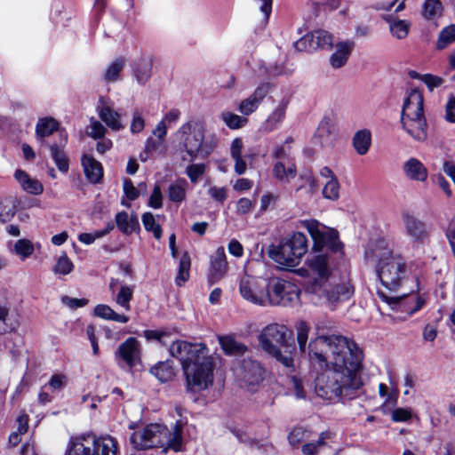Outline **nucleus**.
<instances>
[{"mask_svg": "<svg viewBox=\"0 0 455 455\" xmlns=\"http://www.w3.org/2000/svg\"><path fill=\"white\" fill-rule=\"evenodd\" d=\"M311 363L323 369L315 382L316 395L331 402L355 398L363 387V351L343 336L324 335L317 327L316 337L308 344Z\"/></svg>", "mask_w": 455, "mask_h": 455, "instance_id": "obj_1", "label": "nucleus"}, {"mask_svg": "<svg viewBox=\"0 0 455 455\" xmlns=\"http://www.w3.org/2000/svg\"><path fill=\"white\" fill-rule=\"evenodd\" d=\"M131 442L138 450L161 447L164 452L182 451V427L176 423L172 430L161 424H149L134 431Z\"/></svg>", "mask_w": 455, "mask_h": 455, "instance_id": "obj_2", "label": "nucleus"}, {"mask_svg": "<svg viewBox=\"0 0 455 455\" xmlns=\"http://www.w3.org/2000/svg\"><path fill=\"white\" fill-rule=\"evenodd\" d=\"M400 123L403 131L415 142L423 143L428 137V124L424 111L422 92L412 88L403 99Z\"/></svg>", "mask_w": 455, "mask_h": 455, "instance_id": "obj_3", "label": "nucleus"}, {"mask_svg": "<svg viewBox=\"0 0 455 455\" xmlns=\"http://www.w3.org/2000/svg\"><path fill=\"white\" fill-rule=\"evenodd\" d=\"M175 136L180 147L193 161L198 156L207 157L217 145V138L212 134L206 136V127L200 119H190L180 125Z\"/></svg>", "mask_w": 455, "mask_h": 455, "instance_id": "obj_4", "label": "nucleus"}, {"mask_svg": "<svg viewBox=\"0 0 455 455\" xmlns=\"http://www.w3.org/2000/svg\"><path fill=\"white\" fill-rule=\"evenodd\" d=\"M307 251V239L304 234L297 232L283 239L278 245H271L267 253L281 269H289L299 265Z\"/></svg>", "mask_w": 455, "mask_h": 455, "instance_id": "obj_5", "label": "nucleus"}, {"mask_svg": "<svg viewBox=\"0 0 455 455\" xmlns=\"http://www.w3.org/2000/svg\"><path fill=\"white\" fill-rule=\"evenodd\" d=\"M377 274L383 286L396 291L409 278L411 270L400 255L385 251L379 257Z\"/></svg>", "mask_w": 455, "mask_h": 455, "instance_id": "obj_6", "label": "nucleus"}, {"mask_svg": "<svg viewBox=\"0 0 455 455\" xmlns=\"http://www.w3.org/2000/svg\"><path fill=\"white\" fill-rule=\"evenodd\" d=\"M118 443L110 435H81L70 439L66 455H117Z\"/></svg>", "mask_w": 455, "mask_h": 455, "instance_id": "obj_7", "label": "nucleus"}, {"mask_svg": "<svg viewBox=\"0 0 455 455\" xmlns=\"http://www.w3.org/2000/svg\"><path fill=\"white\" fill-rule=\"evenodd\" d=\"M213 368L212 360L205 348L203 353L182 367L186 376L187 389L196 393L211 387L213 383Z\"/></svg>", "mask_w": 455, "mask_h": 455, "instance_id": "obj_8", "label": "nucleus"}, {"mask_svg": "<svg viewBox=\"0 0 455 455\" xmlns=\"http://www.w3.org/2000/svg\"><path fill=\"white\" fill-rule=\"evenodd\" d=\"M270 277L245 274L238 283V292L246 302L261 307H269Z\"/></svg>", "mask_w": 455, "mask_h": 455, "instance_id": "obj_9", "label": "nucleus"}, {"mask_svg": "<svg viewBox=\"0 0 455 455\" xmlns=\"http://www.w3.org/2000/svg\"><path fill=\"white\" fill-rule=\"evenodd\" d=\"M307 291L316 296L327 307L334 309L352 297L354 289L347 282L332 286L328 283L323 286L321 283H315L313 285H307Z\"/></svg>", "mask_w": 455, "mask_h": 455, "instance_id": "obj_10", "label": "nucleus"}, {"mask_svg": "<svg viewBox=\"0 0 455 455\" xmlns=\"http://www.w3.org/2000/svg\"><path fill=\"white\" fill-rule=\"evenodd\" d=\"M299 294L295 283L277 276L270 277L269 307L294 305L299 302Z\"/></svg>", "mask_w": 455, "mask_h": 455, "instance_id": "obj_11", "label": "nucleus"}, {"mask_svg": "<svg viewBox=\"0 0 455 455\" xmlns=\"http://www.w3.org/2000/svg\"><path fill=\"white\" fill-rule=\"evenodd\" d=\"M302 225L314 241V250L321 251L327 247L333 251H338L341 249L342 244L338 239L336 230L327 228L315 220H305Z\"/></svg>", "mask_w": 455, "mask_h": 455, "instance_id": "obj_12", "label": "nucleus"}, {"mask_svg": "<svg viewBox=\"0 0 455 455\" xmlns=\"http://www.w3.org/2000/svg\"><path fill=\"white\" fill-rule=\"evenodd\" d=\"M306 264L307 269L300 268V275H305L310 279L307 285H313L315 283H321L322 286L328 283L331 275V266L329 258L325 254H311L307 257Z\"/></svg>", "mask_w": 455, "mask_h": 455, "instance_id": "obj_13", "label": "nucleus"}, {"mask_svg": "<svg viewBox=\"0 0 455 455\" xmlns=\"http://www.w3.org/2000/svg\"><path fill=\"white\" fill-rule=\"evenodd\" d=\"M291 331L286 325L273 323L263 328L259 335V342L262 349L267 351H275L277 345L285 347L288 338Z\"/></svg>", "mask_w": 455, "mask_h": 455, "instance_id": "obj_14", "label": "nucleus"}, {"mask_svg": "<svg viewBox=\"0 0 455 455\" xmlns=\"http://www.w3.org/2000/svg\"><path fill=\"white\" fill-rule=\"evenodd\" d=\"M379 294L382 299L390 305L392 308L401 310L409 315L417 312L425 304V300L417 295L407 296L406 293H403L400 296H387L383 293Z\"/></svg>", "mask_w": 455, "mask_h": 455, "instance_id": "obj_15", "label": "nucleus"}, {"mask_svg": "<svg viewBox=\"0 0 455 455\" xmlns=\"http://www.w3.org/2000/svg\"><path fill=\"white\" fill-rule=\"evenodd\" d=\"M403 227L405 235L414 243H424L428 237L426 224L410 212L402 215Z\"/></svg>", "mask_w": 455, "mask_h": 455, "instance_id": "obj_16", "label": "nucleus"}, {"mask_svg": "<svg viewBox=\"0 0 455 455\" xmlns=\"http://www.w3.org/2000/svg\"><path fill=\"white\" fill-rule=\"evenodd\" d=\"M270 89V83L264 82L259 84L251 94L240 101L237 106V110L243 116L251 115L259 108L264 99L269 93Z\"/></svg>", "mask_w": 455, "mask_h": 455, "instance_id": "obj_17", "label": "nucleus"}, {"mask_svg": "<svg viewBox=\"0 0 455 455\" xmlns=\"http://www.w3.org/2000/svg\"><path fill=\"white\" fill-rule=\"evenodd\" d=\"M206 347L201 343L192 344L184 340H176L170 347V354L172 356L180 360L182 367L189 363L200 353L205 350Z\"/></svg>", "mask_w": 455, "mask_h": 455, "instance_id": "obj_18", "label": "nucleus"}, {"mask_svg": "<svg viewBox=\"0 0 455 455\" xmlns=\"http://www.w3.org/2000/svg\"><path fill=\"white\" fill-rule=\"evenodd\" d=\"M99 117L112 131L118 132L124 129L121 114L113 108V103L101 97L97 106Z\"/></svg>", "mask_w": 455, "mask_h": 455, "instance_id": "obj_19", "label": "nucleus"}, {"mask_svg": "<svg viewBox=\"0 0 455 455\" xmlns=\"http://www.w3.org/2000/svg\"><path fill=\"white\" fill-rule=\"evenodd\" d=\"M109 291L112 294V299L116 305L126 311L131 310L130 303L133 298L134 285H129L116 278H111Z\"/></svg>", "mask_w": 455, "mask_h": 455, "instance_id": "obj_20", "label": "nucleus"}, {"mask_svg": "<svg viewBox=\"0 0 455 455\" xmlns=\"http://www.w3.org/2000/svg\"><path fill=\"white\" fill-rule=\"evenodd\" d=\"M116 355L129 368L134 367L140 359V349L138 340L135 338H128L120 344Z\"/></svg>", "mask_w": 455, "mask_h": 455, "instance_id": "obj_21", "label": "nucleus"}, {"mask_svg": "<svg viewBox=\"0 0 455 455\" xmlns=\"http://www.w3.org/2000/svg\"><path fill=\"white\" fill-rule=\"evenodd\" d=\"M290 103V98L284 96L278 102L277 106L262 123L260 130L264 132H271L278 129L285 118L286 109Z\"/></svg>", "mask_w": 455, "mask_h": 455, "instance_id": "obj_22", "label": "nucleus"}, {"mask_svg": "<svg viewBox=\"0 0 455 455\" xmlns=\"http://www.w3.org/2000/svg\"><path fill=\"white\" fill-rule=\"evenodd\" d=\"M240 376L251 391L258 386L263 379V369L256 361H243L241 367Z\"/></svg>", "mask_w": 455, "mask_h": 455, "instance_id": "obj_23", "label": "nucleus"}, {"mask_svg": "<svg viewBox=\"0 0 455 455\" xmlns=\"http://www.w3.org/2000/svg\"><path fill=\"white\" fill-rule=\"evenodd\" d=\"M355 44L352 41H343L336 44L335 51L330 57V65L333 68H340L345 66L354 49Z\"/></svg>", "mask_w": 455, "mask_h": 455, "instance_id": "obj_24", "label": "nucleus"}, {"mask_svg": "<svg viewBox=\"0 0 455 455\" xmlns=\"http://www.w3.org/2000/svg\"><path fill=\"white\" fill-rule=\"evenodd\" d=\"M403 172L411 180L423 182L427 179V169L415 157H411L403 163Z\"/></svg>", "mask_w": 455, "mask_h": 455, "instance_id": "obj_25", "label": "nucleus"}, {"mask_svg": "<svg viewBox=\"0 0 455 455\" xmlns=\"http://www.w3.org/2000/svg\"><path fill=\"white\" fill-rule=\"evenodd\" d=\"M273 175L282 183H290L297 175V168L293 160L275 161L273 166Z\"/></svg>", "mask_w": 455, "mask_h": 455, "instance_id": "obj_26", "label": "nucleus"}, {"mask_svg": "<svg viewBox=\"0 0 455 455\" xmlns=\"http://www.w3.org/2000/svg\"><path fill=\"white\" fill-rule=\"evenodd\" d=\"M60 128L59 122L52 117L46 116L39 118L36 124V137L41 145L45 144L44 139L51 136L54 132Z\"/></svg>", "mask_w": 455, "mask_h": 455, "instance_id": "obj_27", "label": "nucleus"}, {"mask_svg": "<svg viewBox=\"0 0 455 455\" xmlns=\"http://www.w3.org/2000/svg\"><path fill=\"white\" fill-rule=\"evenodd\" d=\"M82 165L86 178L92 183H99L101 180L103 170L100 162L91 156L84 155L82 157Z\"/></svg>", "mask_w": 455, "mask_h": 455, "instance_id": "obj_28", "label": "nucleus"}, {"mask_svg": "<svg viewBox=\"0 0 455 455\" xmlns=\"http://www.w3.org/2000/svg\"><path fill=\"white\" fill-rule=\"evenodd\" d=\"M15 179L18 180L23 190L32 195H40L44 191L42 183L31 178L26 172L17 170L14 173Z\"/></svg>", "mask_w": 455, "mask_h": 455, "instance_id": "obj_29", "label": "nucleus"}, {"mask_svg": "<svg viewBox=\"0 0 455 455\" xmlns=\"http://www.w3.org/2000/svg\"><path fill=\"white\" fill-rule=\"evenodd\" d=\"M228 262L224 247H219L211 259L212 275L216 279H220L226 274Z\"/></svg>", "mask_w": 455, "mask_h": 455, "instance_id": "obj_30", "label": "nucleus"}, {"mask_svg": "<svg viewBox=\"0 0 455 455\" xmlns=\"http://www.w3.org/2000/svg\"><path fill=\"white\" fill-rule=\"evenodd\" d=\"M353 147L359 156H364L371 145V132L368 129L357 131L352 140Z\"/></svg>", "mask_w": 455, "mask_h": 455, "instance_id": "obj_31", "label": "nucleus"}, {"mask_svg": "<svg viewBox=\"0 0 455 455\" xmlns=\"http://www.w3.org/2000/svg\"><path fill=\"white\" fill-rule=\"evenodd\" d=\"M93 313L96 316L104 320L125 323L129 317L125 315L116 313L111 307L106 304H99L94 307Z\"/></svg>", "mask_w": 455, "mask_h": 455, "instance_id": "obj_32", "label": "nucleus"}, {"mask_svg": "<svg viewBox=\"0 0 455 455\" xmlns=\"http://www.w3.org/2000/svg\"><path fill=\"white\" fill-rule=\"evenodd\" d=\"M150 372L161 382L170 381L175 376L174 367L170 361L156 363L150 369Z\"/></svg>", "mask_w": 455, "mask_h": 455, "instance_id": "obj_33", "label": "nucleus"}, {"mask_svg": "<svg viewBox=\"0 0 455 455\" xmlns=\"http://www.w3.org/2000/svg\"><path fill=\"white\" fill-rule=\"evenodd\" d=\"M310 38L313 39L312 44L314 51L317 49L331 48L332 46L331 35L323 29L315 30L308 34Z\"/></svg>", "mask_w": 455, "mask_h": 455, "instance_id": "obj_34", "label": "nucleus"}, {"mask_svg": "<svg viewBox=\"0 0 455 455\" xmlns=\"http://www.w3.org/2000/svg\"><path fill=\"white\" fill-rule=\"evenodd\" d=\"M49 148L51 150L52 158L54 161L57 168L61 172H67L68 171L69 164L68 157L63 150V148L57 144L51 145Z\"/></svg>", "mask_w": 455, "mask_h": 455, "instance_id": "obj_35", "label": "nucleus"}, {"mask_svg": "<svg viewBox=\"0 0 455 455\" xmlns=\"http://www.w3.org/2000/svg\"><path fill=\"white\" fill-rule=\"evenodd\" d=\"M219 341L221 348L228 355H243L246 351V347L243 344L230 336L220 337Z\"/></svg>", "mask_w": 455, "mask_h": 455, "instance_id": "obj_36", "label": "nucleus"}, {"mask_svg": "<svg viewBox=\"0 0 455 455\" xmlns=\"http://www.w3.org/2000/svg\"><path fill=\"white\" fill-rule=\"evenodd\" d=\"M116 222L118 228L124 234H132L139 227L137 218H130L125 212H121L116 214Z\"/></svg>", "mask_w": 455, "mask_h": 455, "instance_id": "obj_37", "label": "nucleus"}, {"mask_svg": "<svg viewBox=\"0 0 455 455\" xmlns=\"http://www.w3.org/2000/svg\"><path fill=\"white\" fill-rule=\"evenodd\" d=\"M188 183L186 180H178L171 184L168 188V197L172 202L180 203L186 198Z\"/></svg>", "mask_w": 455, "mask_h": 455, "instance_id": "obj_38", "label": "nucleus"}, {"mask_svg": "<svg viewBox=\"0 0 455 455\" xmlns=\"http://www.w3.org/2000/svg\"><path fill=\"white\" fill-rule=\"evenodd\" d=\"M134 76L140 84H145L151 76V62L141 59L134 68Z\"/></svg>", "mask_w": 455, "mask_h": 455, "instance_id": "obj_39", "label": "nucleus"}, {"mask_svg": "<svg viewBox=\"0 0 455 455\" xmlns=\"http://www.w3.org/2000/svg\"><path fill=\"white\" fill-rule=\"evenodd\" d=\"M443 4L440 0H426L422 7V15L427 20H433L442 15Z\"/></svg>", "mask_w": 455, "mask_h": 455, "instance_id": "obj_40", "label": "nucleus"}, {"mask_svg": "<svg viewBox=\"0 0 455 455\" xmlns=\"http://www.w3.org/2000/svg\"><path fill=\"white\" fill-rule=\"evenodd\" d=\"M190 265L191 263L189 255L188 252H185L180 258L178 274L175 278V283L177 285L181 286L185 282L188 280Z\"/></svg>", "mask_w": 455, "mask_h": 455, "instance_id": "obj_41", "label": "nucleus"}, {"mask_svg": "<svg viewBox=\"0 0 455 455\" xmlns=\"http://www.w3.org/2000/svg\"><path fill=\"white\" fill-rule=\"evenodd\" d=\"M267 354L276 359L288 371H292L294 369V360L291 350L281 351L278 347L275 348V351H267Z\"/></svg>", "mask_w": 455, "mask_h": 455, "instance_id": "obj_42", "label": "nucleus"}, {"mask_svg": "<svg viewBox=\"0 0 455 455\" xmlns=\"http://www.w3.org/2000/svg\"><path fill=\"white\" fill-rule=\"evenodd\" d=\"M12 251L24 260L33 254L34 245L28 239H19L15 242Z\"/></svg>", "mask_w": 455, "mask_h": 455, "instance_id": "obj_43", "label": "nucleus"}, {"mask_svg": "<svg viewBox=\"0 0 455 455\" xmlns=\"http://www.w3.org/2000/svg\"><path fill=\"white\" fill-rule=\"evenodd\" d=\"M220 118L225 123V124L230 129L242 128L244 125H246L248 122L247 118L229 111L222 112L220 115Z\"/></svg>", "mask_w": 455, "mask_h": 455, "instance_id": "obj_44", "label": "nucleus"}, {"mask_svg": "<svg viewBox=\"0 0 455 455\" xmlns=\"http://www.w3.org/2000/svg\"><path fill=\"white\" fill-rule=\"evenodd\" d=\"M141 220L145 229L148 232H152L154 237L159 240L162 236V228L156 223L155 216L151 212H145L142 214Z\"/></svg>", "mask_w": 455, "mask_h": 455, "instance_id": "obj_45", "label": "nucleus"}, {"mask_svg": "<svg viewBox=\"0 0 455 455\" xmlns=\"http://www.w3.org/2000/svg\"><path fill=\"white\" fill-rule=\"evenodd\" d=\"M125 65V60L123 58H119L113 61L106 69L104 78L107 82H116L118 77L119 74L123 70L124 67Z\"/></svg>", "mask_w": 455, "mask_h": 455, "instance_id": "obj_46", "label": "nucleus"}, {"mask_svg": "<svg viewBox=\"0 0 455 455\" xmlns=\"http://www.w3.org/2000/svg\"><path fill=\"white\" fill-rule=\"evenodd\" d=\"M453 42H455V25H450L440 32L436 47L443 50Z\"/></svg>", "mask_w": 455, "mask_h": 455, "instance_id": "obj_47", "label": "nucleus"}, {"mask_svg": "<svg viewBox=\"0 0 455 455\" xmlns=\"http://www.w3.org/2000/svg\"><path fill=\"white\" fill-rule=\"evenodd\" d=\"M74 264L71 259L67 256L66 253L60 255L57 260V263L53 267V272L56 275H68L72 272Z\"/></svg>", "mask_w": 455, "mask_h": 455, "instance_id": "obj_48", "label": "nucleus"}, {"mask_svg": "<svg viewBox=\"0 0 455 455\" xmlns=\"http://www.w3.org/2000/svg\"><path fill=\"white\" fill-rule=\"evenodd\" d=\"M411 23L407 20H395L390 23V31L397 39H403L409 33Z\"/></svg>", "mask_w": 455, "mask_h": 455, "instance_id": "obj_49", "label": "nucleus"}, {"mask_svg": "<svg viewBox=\"0 0 455 455\" xmlns=\"http://www.w3.org/2000/svg\"><path fill=\"white\" fill-rule=\"evenodd\" d=\"M165 149L164 142L152 137L147 139L145 143V154L162 156L164 154Z\"/></svg>", "mask_w": 455, "mask_h": 455, "instance_id": "obj_50", "label": "nucleus"}, {"mask_svg": "<svg viewBox=\"0 0 455 455\" xmlns=\"http://www.w3.org/2000/svg\"><path fill=\"white\" fill-rule=\"evenodd\" d=\"M310 328L305 322H299L297 325V341L301 352H306Z\"/></svg>", "mask_w": 455, "mask_h": 455, "instance_id": "obj_51", "label": "nucleus"}, {"mask_svg": "<svg viewBox=\"0 0 455 455\" xmlns=\"http://www.w3.org/2000/svg\"><path fill=\"white\" fill-rule=\"evenodd\" d=\"M113 228L114 226L109 225L105 229L95 231L93 233H82L78 235V240L84 244H92L95 240L108 235Z\"/></svg>", "mask_w": 455, "mask_h": 455, "instance_id": "obj_52", "label": "nucleus"}, {"mask_svg": "<svg viewBox=\"0 0 455 455\" xmlns=\"http://www.w3.org/2000/svg\"><path fill=\"white\" fill-rule=\"evenodd\" d=\"M323 195L326 199L337 200L339 196V183L337 179L330 180L323 188Z\"/></svg>", "mask_w": 455, "mask_h": 455, "instance_id": "obj_53", "label": "nucleus"}, {"mask_svg": "<svg viewBox=\"0 0 455 455\" xmlns=\"http://www.w3.org/2000/svg\"><path fill=\"white\" fill-rule=\"evenodd\" d=\"M89 136L93 138L94 140H100L105 137L108 132V129L98 120L95 118L90 119V126H89Z\"/></svg>", "mask_w": 455, "mask_h": 455, "instance_id": "obj_54", "label": "nucleus"}, {"mask_svg": "<svg viewBox=\"0 0 455 455\" xmlns=\"http://www.w3.org/2000/svg\"><path fill=\"white\" fill-rule=\"evenodd\" d=\"M15 214V206L14 204L9 201H0V222L5 223L14 216Z\"/></svg>", "mask_w": 455, "mask_h": 455, "instance_id": "obj_55", "label": "nucleus"}, {"mask_svg": "<svg viewBox=\"0 0 455 455\" xmlns=\"http://www.w3.org/2000/svg\"><path fill=\"white\" fill-rule=\"evenodd\" d=\"M14 329L9 318V309L0 306V334L6 333Z\"/></svg>", "mask_w": 455, "mask_h": 455, "instance_id": "obj_56", "label": "nucleus"}, {"mask_svg": "<svg viewBox=\"0 0 455 455\" xmlns=\"http://www.w3.org/2000/svg\"><path fill=\"white\" fill-rule=\"evenodd\" d=\"M205 172V165L204 164H191L187 167L186 173L191 182L196 183L203 176Z\"/></svg>", "mask_w": 455, "mask_h": 455, "instance_id": "obj_57", "label": "nucleus"}, {"mask_svg": "<svg viewBox=\"0 0 455 455\" xmlns=\"http://www.w3.org/2000/svg\"><path fill=\"white\" fill-rule=\"evenodd\" d=\"M144 127L145 120L142 117L141 114L139 111H134L132 114V119L130 126L131 132L133 134L140 133L144 130Z\"/></svg>", "mask_w": 455, "mask_h": 455, "instance_id": "obj_58", "label": "nucleus"}, {"mask_svg": "<svg viewBox=\"0 0 455 455\" xmlns=\"http://www.w3.org/2000/svg\"><path fill=\"white\" fill-rule=\"evenodd\" d=\"M421 81L427 86L430 91H433L435 88L441 86L444 82L442 77L431 74H423Z\"/></svg>", "mask_w": 455, "mask_h": 455, "instance_id": "obj_59", "label": "nucleus"}, {"mask_svg": "<svg viewBox=\"0 0 455 455\" xmlns=\"http://www.w3.org/2000/svg\"><path fill=\"white\" fill-rule=\"evenodd\" d=\"M123 188L125 196L131 201H134L140 196L139 189L134 187L132 181L130 179L124 180Z\"/></svg>", "mask_w": 455, "mask_h": 455, "instance_id": "obj_60", "label": "nucleus"}, {"mask_svg": "<svg viewBox=\"0 0 455 455\" xmlns=\"http://www.w3.org/2000/svg\"><path fill=\"white\" fill-rule=\"evenodd\" d=\"M163 205V196L161 188L158 185H156L152 194L148 199V206L154 209H159Z\"/></svg>", "mask_w": 455, "mask_h": 455, "instance_id": "obj_61", "label": "nucleus"}, {"mask_svg": "<svg viewBox=\"0 0 455 455\" xmlns=\"http://www.w3.org/2000/svg\"><path fill=\"white\" fill-rule=\"evenodd\" d=\"M325 435L321 434L319 439L315 443H308L302 446V451L306 455H314L317 452L319 447L324 444Z\"/></svg>", "mask_w": 455, "mask_h": 455, "instance_id": "obj_62", "label": "nucleus"}, {"mask_svg": "<svg viewBox=\"0 0 455 455\" xmlns=\"http://www.w3.org/2000/svg\"><path fill=\"white\" fill-rule=\"evenodd\" d=\"M412 414L410 410L397 408L392 411L391 419L395 422L407 421L411 418Z\"/></svg>", "mask_w": 455, "mask_h": 455, "instance_id": "obj_63", "label": "nucleus"}, {"mask_svg": "<svg viewBox=\"0 0 455 455\" xmlns=\"http://www.w3.org/2000/svg\"><path fill=\"white\" fill-rule=\"evenodd\" d=\"M253 208L251 200L246 197L240 198L236 203V212L240 215L249 213Z\"/></svg>", "mask_w": 455, "mask_h": 455, "instance_id": "obj_64", "label": "nucleus"}]
</instances>
